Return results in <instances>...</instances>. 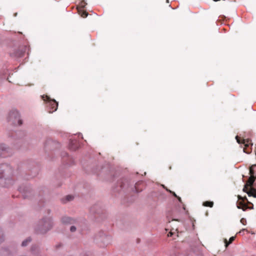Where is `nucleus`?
<instances>
[{
	"label": "nucleus",
	"instance_id": "18",
	"mask_svg": "<svg viewBox=\"0 0 256 256\" xmlns=\"http://www.w3.org/2000/svg\"><path fill=\"white\" fill-rule=\"evenodd\" d=\"M72 198H73V197L72 196L68 195L66 196V199L67 201L71 200H72Z\"/></svg>",
	"mask_w": 256,
	"mask_h": 256
},
{
	"label": "nucleus",
	"instance_id": "2",
	"mask_svg": "<svg viewBox=\"0 0 256 256\" xmlns=\"http://www.w3.org/2000/svg\"><path fill=\"white\" fill-rule=\"evenodd\" d=\"M9 120H12L14 124H16L18 122V125L22 124V121L20 119V116L18 112L16 110H14L10 112L8 116Z\"/></svg>",
	"mask_w": 256,
	"mask_h": 256
},
{
	"label": "nucleus",
	"instance_id": "14",
	"mask_svg": "<svg viewBox=\"0 0 256 256\" xmlns=\"http://www.w3.org/2000/svg\"><path fill=\"white\" fill-rule=\"evenodd\" d=\"M31 240L30 238H27L26 240H24L22 242V246H26L28 242H30Z\"/></svg>",
	"mask_w": 256,
	"mask_h": 256
},
{
	"label": "nucleus",
	"instance_id": "6",
	"mask_svg": "<svg viewBox=\"0 0 256 256\" xmlns=\"http://www.w3.org/2000/svg\"><path fill=\"white\" fill-rule=\"evenodd\" d=\"M7 150L2 144L0 145V156H6Z\"/></svg>",
	"mask_w": 256,
	"mask_h": 256
},
{
	"label": "nucleus",
	"instance_id": "5",
	"mask_svg": "<svg viewBox=\"0 0 256 256\" xmlns=\"http://www.w3.org/2000/svg\"><path fill=\"white\" fill-rule=\"evenodd\" d=\"M47 106L50 109L48 111L49 112H52L57 110L58 103L54 100H49Z\"/></svg>",
	"mask_w": 256,
	"mask_h": 256
},
{
	"label": "nucleus",
	"instance_id": "22",
	"mask_svg": "<svg viewBox=\"0 0 256 256\" xmlns=\"http://www.w3.org/2000/svg\"><path fill=\"white\" fill-rule=\"evenodd\" d=\"M170 193H172V194H173V196H175L176 198H177V197L178 196L175 194V192H171V191H170Z\"/></svg>",
	"mask_w": 256,
	"mask_h": 256
},
{
	"label": "nucleus",
	"instance_id": "23",
	"mask_svg": "<svg viewBox=\"0 0 256 256\" xmlns=\"http://www.w3.org/2000/svg\"><path fill=\"white\" fill-rule=\"evenodd\" d=\"M173 234L172 232H170L168 234V236H172Z\"/></svg>",
	"mask_w": 256,
	"mask_h": 256
},
{
	"label": "nucleus",
	"instance_id": "13",
	"mask_svg": "<svg viewBox=\"0 0 256 256\" xmlns=\"http://www.w3.org/2000/svg\"><path fill=\"white\" fill-rule=\"evenodd\" d=\"M86 4L84 0L81 1L79 4V8H84Z\"/></svg>",
	"mask_w": 256,
	"mask_h": 256
},
{
	"label": "nucleus",
	"instance_id": "20",
	"mask_svg": "<svg viewBox=\"0 0 256 256\" xmlns=\"http://www.w3.org/2000/svg\"><path fill=\"white\" fill-rule=\"evenodd\" d=\"M4 240L3 234L0 232V243Z\"/></svg>",
	"mask_w": 256,
	"mask_h": 256
},
{
	"label": "nucleus",
	"instance_id": "24",
	"mask_svg": "<svg viewBox=\"0 0 256 256\" xmlns=\"http://www.w3.org/2000/svg\"><path fill=\"white\" fill-rule=\"evenodd\" d=\"M176 198H178V201H179L180 202H182V199H181V198H180V197L178 196Z\"/></svg>",
	"mask_w": 256,
	"mask_h": 256
},
{
	"label": "nucleus",
	"instance_id": "27",
	"mask_svg": "<svg viewBox=\"0 0 256 256\" xmlns=\"http://www.w3.org/2000/svg\"><path fill=\"white\" fill-rule=\"evenodd\" d=\"M70 148H72V150H75V148H73L72 147Z\"/></svg>",
	"mask_w": 256,
	"mask_h": 256
},
{
	"label": "nucleus",
	"instance_id": "21",
	"mask_svg": "<svg viewBox=\"0 0 256 256\" xmlns=\"http://www.w3.org/2000/svg\"><path fill=\"white\" fill-rule=\"evenodd\" d=\"M5 167H6L7 168H8V166H6L5 164H2V166H0V168L2 169L3 168H4Z\"/></svg>",
	"mask_w": 256,
	"mask_h": 256
},
{
	"label": "nucleus",
	"instance_id": "8",
	"mask_svg": "<svg viewBox=\"0 0 256 256\" xmlns=\"http://www.w3.org/2000/svg\"><path fill=\"white\" fill-rule=\"evenodd\" d=\"M78 11L79 14H80L82 17L86 18L88 14V13L84 10L83 8H78Z\"/></svg>",
	"mask_w": 256,
	"mask_h": 256
},
{
	"label": "nucleus",
	"instance_id": "17",
	"mask_svg": "<svg viewBox=\"0 0 256 256\" xmlns=\"http://www.w3.org/2000/svg\"><path fill=\"white\" fill-rule=\"evenodd\" d=\"M141 183H142V182H138V183H136V184L135 188H136V191L137 192H139L141 191V190H138V188H138V185H140Z\"/></svg>",
	"mask_w": 256,
	"mask_h": 256
},
{
	"label": "nucleus",
	"instance_id": "11",
	"mask_svg": "<svg viewBox=\"0 0 256 256\" xmlns=\"http://www.w3.org/2000/svg\"><path fill=\"white\" fill-rule=\"evenodd\" d=\"M235 237L234 236H232L230 238L228 242L226 239L224 240V242H225V246L227 247L230 244L232 243V242L234 240Z\"/></svg>",
	"mask_w": 256,
	"mask_h": 256
},
{
	"label": "nucleus",
	"instance_id": "10",
	"mask_svg": "<svg viewBox=\"0 0 256 256\" xmlns=\"http://www.w3.org/2000/svg\"><path fill=\"white\" fill-rule=\"evenodd\" d=\"M254 168H256V165L252 166L250 168V176H253L254 177H256V176H255V172H254Z\"/></svg>",
	"mask_w": 256,
	"mask_h": 256
},
{
	"label": "nucleus",
	"instance_id": "1",
	"mask_svg": "<svg viewBox=\"0 0 256 256\" xmlns=\"http://www.w3.org/2000/svg\"><path fill=\"white\" fill-rule=\"evenodd\" d=\"M236 138L238 144L244 145L243 150L244 152L250 154L251 152V147L252 146L251 140L249 139H244L238 136H236Z\"/></svg>",
	"mask_w": 256,
	"mask_h": 256
},
{
	"label": "nucleus",
	"instance_id": "4",
	"mask_svg": "<svg viewBox=\"0 0 256 256\" xmlns=\"http://www.w3.org/2000/svg\"><path fill=\"white\" fill-rule=\"evenodd\" d=\"M42 227L44 228V230H41V232H45L46 230H50L52 226V220L50 218H46L42 222Z\"/></svg>",
	"mask_w": 256,
	"mask_h": 256
},
{
	"label": "nucleus",
	"instance_id": "9",
	"mask_svg": "<svg viewBox=\"0 0 256 256\" xmlns=\"http://www.w3.org/2000/svg\"><path fill=\"white\" fill-rule=\"evenodd\" d=\"M202 205L204 206L212 208L214 206V202L210 201H206L203 202Z\"/></svg>",
	"mask_w": 256,
	"mask_h": 256
},
{
	"label": "nucleus",
	"instance_id": "25",
	"mask_svg": "<svg viewBox=\"0 0 256 256\" xmlns=\"http://www.w3.org/2000/svg\"><path fill=\"white\" fill-rule=\"evenodd\" d=\"M172 220H176V221H178V220H176V219H172Z\"/></svg>",
	"mask_w": 256,
	"mask_h": 256
},
{
	"label": "nucleus",
	"instance_id": "19",
	"mask_svg": "<svg viewBox=\"0 0 256 256\" xmlns=\"http://www.w3.org/2000/svg\"><path fill=\"white\" fill-rule=\"evenodd\" d=\"M70 230L72 232H74L76 230V228L74 226H72L70 228Z\"/></svg>",
	"mask_w": 256,
	"mask_h": 256
},
{
	"label": "nucleus",
	"instance_id": "3",
	"mask_svg": "<svg viewBox=\"0 0 256 256\" xmlns=\"http://www.w3.org/2000/svg\"><path fill=\"white\" fill-rule=\"evenodd\" d=\"M238 201L237 202V207L238 208L242 209L244 211H245L248 208H252V207L248 206V204H246L245 200H246L248 203L250 204L248 201V200L246 197L242 198L240 196H238Z\"/></svg>",
	"mask_w": 256,
	"mask_h": 256
},
{
	"label": "nucleus",
	"instance_id": "7",
	"mask_svg": "<svg viewBox=\"0 0 256 256\" xmlns=\"http://www.w3.org/2000/svg\"><path fill=\"white\" fill-rule=\"evenodd\" d=\"M256 178V177H254L253 176H250L246 184L250 186V188H252V186L254 184L255 180V179Z\"/></svg>",
	"mask_w": 256,
	"mask_h": 256
},
{
	"label": "nucleus",
	"instance_id": "26",
	"mask_svg": "<svg viewBox=\"0 0 256 256\" xmlns=\"http://www.w3.org/2000/svg\"><path fill=\"white\" fill-rule=\"evenodd\" d=\"M166 2L167 3H169V2H170V0H166Z\"/></svg>",
	"mask_w": 256,
	"mask_h": 256
},
{
	"label": "nucleus",
	"instance_id": "12",
	"mask_svg": "<svg viewBox=\"0 0 256 256\" xmlns=\"http://www.w3.org/2000/svg\"><path fill=\"white\" fill-rule=\"evenodd\" d=\"M72 220L68 217H64L62 218V222L64 223H70L71 224Z\"/></svg>",
	"mask_w": 256,
	"mask_h": 256
},
{
	"label": "nucleus",
	"instance_id": "16",
	"mask_svg": "<svg viewBox=\"0 0 256 256\" xmlns=\"http://www.w3.org/2000/svg\"><path fill=\"white\" fill-rule=\"evenodd\" d=\"M240 222H241L242 224H244V225H246V220L245 218H241V220H240Z\"/></svg>",
	"mask_w": 256,
	"mask_h": 256
},
{
	"label": "nucleus",
	"instance_id": "15",
	"mask_svg": "<svg viewBox=\"0 0 256 256\" xmlns=\"http://www.w3.org/2000/svg\"><path fill=\"white\" fill-rule=\"evenodd\" d=\"M249 186H248L247 184H246L244 185V188H243V190H244V192H247V193H248V192H249V190H250V189L249 190H248V187H249Z\"/></svg>",
	"mask_w": 256,
	"mask_h": 256
}]
</instances>
